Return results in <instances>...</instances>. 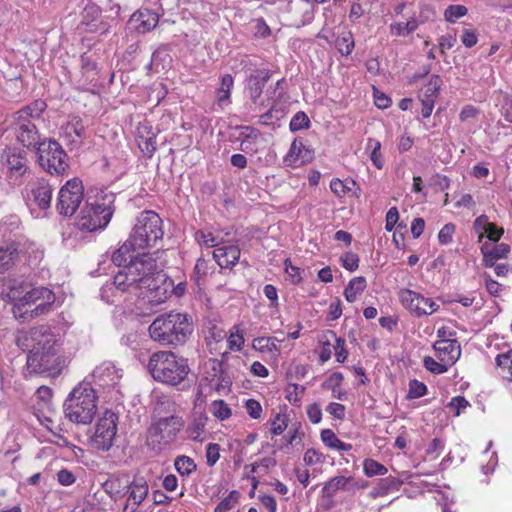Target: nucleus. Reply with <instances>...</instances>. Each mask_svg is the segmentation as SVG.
<instances>
[{"label":"nucleus","instance_id":"nucleus-1","mask_svg":"<svg viewBox=\"0 0 512 512\" xmlns=\"http://www.w3.org/2000/svg\"><path fill=\"white\" fill-rule=\"evenodd\" d=\"M17 344L23 350H29L27 368L30 373L46 376H58L64 360L58 355L56 339L46 326L31 328L17 337Z\"/></svg>","mask_w":512,"mask_h":512},{"label":"nucleus","instance_id":"nucleus-2","mask_svg":"<svg viewBox=\"0 0 512 512\" xmlns=\"http://www.w3.org/2000/svg\"><path fill=\"white\" fill-rule=\"evenodd\" d=\"M152 340L163 345H179L192 333V325L186 314L170 312L159 315L148 328Z\"/></svg>","mask_w":512,"mask_h":512},{"label":"nucleus","instance_id":"nucleus-3","mask_svg":"<svg viewBox=\"0 0 512 512\" xmlns=\"http://www.w3.org/2000/svg\"><path fill=\"white\" fill-rule=\"evenodd\" d=\"M147 368L154 380L170 386L182 383L190 372L187 359L177 356L171 351L153 353L149 358Z\"/></svg>","mask_w":512,"mask_h":512},{"label":"nucleus","instance_id":"nucleus-4","mask_svg":"<svg viewBox=\"0 0 512 512\" xmlns=\"http://www.w3.org/2000/svg\"><path fill=\"white\" fill-rule=\"evenodd\" d=\"M96 400L95 388L83 380L67 396L63 405L65 416L76 424H90L97 412Z\"/></svg>","mask_w":512,"mask_h":512},{"label":"nucleus","instance_id":"nucleus-5","mask_svg":"<svg viewBox=\"0 0 512 512\" xmlns=\"http://www.w3.org/2000/svg\"><path fill=\"white\" fill-rule=\"evenodd\" d=\"M55 302V294L43 286H33L30 284L26 296H24L23 319H34L40 315L50 312Z\"/></svg>","mask_w":512,"mask_h":512},{"label":"nucleus","instance_id":"nucleus-6","mask_svg":"<svg viewBox=\"0 0 512 512\" xmlns=\"http://www.w3.org/2000/svg\"><path fill=\"white\" fill-rule=\"evenodd\" d=\"M115 195L101 191L93 200H87L82 209V219L90 224H109L115 212Z\"/></svg>","mask_w":512,"mask_h":512},{"label":"nucleus","instance_id":"nucleus-7","mask_svg":"<svg viewBox=\"0 0 512 512\" xmlns=\"http://www.w3.org/2000/svg\"><path fill=\"white\" fill-rule=\"evenodd\" d=\"M39 164L51 175L63 174L67 167V155L55 140L43 141L37 148Z\"/></svg>","mask_w":512,"mask_h":512},{"label":"nucleus","instance_id":"nucleus-8","mask_svg":"<svg viewBox=\"0 0 512 512\" xmlns=\"http://www.w3.org/2000/svg\"><path fill=\"white\" fill-rule=\"evenodd\" d=\"M8 122V131L13 134L16 141L23 147L36 149L42 143L34 121L26 118L25 111L20 114H13Z\"/></svg>","mask_w":512,"mask_h":512},{"label":"nucleus","instance_id":"nucleus-9","mask_svg":"<svg viewBox=\"0 0 512 512\" xmlns=\"http://www.w3.org/2000/svg\"><path fill=\"white\" fill-rule=\"evenodd\" d=\"M84 198V186L79 178L68 180L60 189L56 209L62 216L71 217L78 210Z\"/></svg>","mask_w":512,"mask_h":512},{"label":"nucleus","instance_id":"nucleus-10","mask_svg":"<svg viewBox=\"0 0 512 512\" xmlns=\"http://www.w3.org/2000/svg\"><path fill=\"white\" fill-rule=\"evenodd\" d=\"M184 427V420L180 416L171 415L155 421L149 428V439L159 447L171 444Z\"/></svg>","mask_w":512,"mask_h":512},{"label":"nucleus","instance_id":"nucleus-11","mask_svg":"<svg viewBox=\"0 0 512 512\" xmlns=\"http://www.w3.org/2000/svg\"><path fill=\"white\" fill-rule=\"evenodd\" d=\"M117 423L118 416L110 410L105 411L95 425L90 439L91 445L97 450L108 451L114 443Z\"/></svg>","mask_w":512,"mask_h":512},{"label":"nucleus","instance_id":"nucleus-12","mask_svg":"<svg viewBox=\"0 0 512 512\" xmlns=\"http://www.w3.org/2000/svg\"><path fill=\"white\" fill-rule=\"evenodd\" d=\"M202 389L208 392L215 391L224 395L230 391L232 380L223 366L217 360H209L205 364V372L200 383Z\"/></svg>","mask_w":512,"mask_h":512},{"label":"nucleus","instance_id":"nucleus-13","mask_svg":"<svg viewBox=\"0 0 512 512\" xmlns=\"http://www.w3.org/2000/svg\"><path fill=\"white\" fill-rule=\"evenodd\" d=\"M172 286L173 283L166 279L165 274L157 272L155 277L139 287L138 297L144 303L155 306L168 299Z\"/></svg>","mask_w":512,"mask_h":512},{"label":"nucleus","instance_id":"nucleus-14","mask_svg":"<svg viewBox=\"0 0 512 512\" xmlns=\"http://www.w3.org/2000/svg\"><path fill=\"white\" fill-rule=\"evenodd\" d=\"M398 298L402 306L415 317L431 315L440 307L432 298L411 289H401L398 292Z\"/></svg>","mask_w":512,"mask_h":512},{"label":"nucleus","instance_id":"nucleus-15","mask_svg":"<svg viewBox=\"0 0 512 512\" xmlns=\"http://www.w3.org/2000/svg\"><path fill=\"white\" fill-rule=\"evenodd\" d=\"M29 286L30 283L22 279L0 280V298L13 304V313L16 318L24 317L23 301Z\"/></svg>","mask_w":512,"mask_h":512},{"label":"nucleus","instance_id":"nucleus-16","mask_svg":"<svg viewBox=\"0 0 512 512\" xmlns=\"http://www.w3.org/2000/svg\"><path fill=\"white\" fill-rule=\"evenodd\" d=\"M123 371L113 362L105 361L98 365L93 372L85 378L91 382V386L95 385L103 390L115 389L122 379Z\"/></svg>","mask_w":512,"mask_h":512},{"label":"nucleus","instance_id":"nucleus-17","mask_svg":"<svg viewBox=\"0 0 512 512\" xmlns=\"http://www.w3.org/2000/svg\"><path fill=\"white\" fill-rule=\"evenodd\" d=\"M163 234L161 226H135L130 239L137 249H145L156 246Z\"/></svg>","mask_w":512,"mask_h":512},{"label":"nucleus","instance_id":"nucleus-18","mask_svg":"<svg viewBox=\"0 0 512 512\" xmlns=\"http://www.w3.org/2000/svg\"><path fill=\"white\" fill-rule=\"evenodd\" d=\"M2 159L8 167L11 178L15 177L17 179L28 171V160L24 151L16 148H6L2 154Z\"/></svg>","mask_w":512,"mask_h":512},{"label":"nucleus","instance_id":"nucleus-19","mask_svg":"<svg viewBox=\"0 0 512 512\" xmlns=\"http://www.w3.org/2000/svg\"><path fill=\"white\" fill-rule=\"evenodd\" d=\"M438 360L450 366L460 358L461 348L456 339H438L433 345Z\"/></svg>","mask_w":512,"mask_h":512},{"label":"nucleus","instance_id":"nucleus-20","mask_svg":"<svg viewBox=\"0 0 512 512\" xmlns=\"http://www.w3.org/2000/svg\"><path fill=\"white\" fill-rule=\"evenodd\" d=\"M137 264V275H135L136 284L141 287L150 279L156 276V261L146 253L140 254L132 259L127 265Z\"/></svg>","mask_w":512,"mask_h":512},{"label":"nucleus","instance_id":"nucleus-21","mask_svg":"<svg viewBox=\"0 0 512 512\" xmlns=\"http://www.w3.org/2000/svg\"><path fill=\"white\" fill-rule=\"evenodd\" d=\"M105 226H65L62 231L63 242L70 247L78 243L90 241L91 234L96 231H102Z\"/></svg>","mask_w":512,"mask_h":512},{"label":"nucleus","instance_id":"nucleus-22","mask_svg":"<svg viewBox=\"0 0 512 512\" xmlns=\"http://www.w3.org/2000/svg\"><path fill=\"white\" fill-rule=\"evenodd\" d=\"M137 264L125 265L115 276L113 283L107 285L105 289L111 290L115 287L120 291H134L138 292L139 286L135 282V275H137Z\"/></svg>","mask_w":512,"mask_h":512},{"label":"nucleus","instance_id":"nucleus-23","mask_svg":"<svg viewBox=\"0 0 512 512\" xmlns=\"http://www.w3.org/2000/svg\"><path fill=\"white\" fill-rule=\"evenodd\" d=\"M148 492L149 488L145 479L137 478L130 482L127 490L128 499L123 512H134L147 497Z\"/></svg>","mask_w":512,"mask_h":512},{"label":"nucleus","instance_id":"nucleus-24","mask_svg":"<svg viewBox=\"0 0 512 512\" xmlns=\"http://www.w3.org/2000/svg\"><path fill=\"white\" fill-rule=\"evenodd\" d=\"M62 136L68 144L80 146L86 137V129L83 120L79 116H72L61 127Z\"/></svg>","mask_w":512,"mask_h":512},{"label":"nucleus","instance_id":"nucleus-25","mask_svg":"<svg viewBox=\"0 0 512 512\" xmlns=\"http://www.w3.org/2000/svg\"><path fill=\"white\" fill-rule=\"evenodd\" d=\"M158 21L157 13L148 9H140L131 15L129 25L138 33L144 34L154 29Z\"/></svg>","mask_w":512,"mask_h":512},{"label":"nucleus","instance_id":"nucleus-26","mask_svg":"<svg viewBox=\"0 0 512 512\" xmlns=\"http://www.w3.org/2000/svg\"><path fill=\"white\" fill-rule=\"evenodd\" d=\"M270 77V71L267 69L257 70L254 74H251L248 77L247 91L254 104H256L257 100L261 97L263 89Z\"/></svg>","mask_w":512,"mask_h":512},{"label":"nucleus","instance_id":"nucleus-27","mask_svg":"<svg viewBox=\"0 0 512 512\" xmlns=\"http://www.w3.org/2000/svg\"><path fill=\"white\" fill-rule=\"evenodd\" d=\"M330 189L339 198H359L361 196V189L352 178H346L344 180L333 178L330 182Z\"/></svg>","mask_w":512,"mask_h":512},{"label":"nucleus","instance_id":"nucleus-28","mask_svg":"<svg viewBox=\"0 0 512 512\" xmlns=\"http://www.w3.org/2000/svg\"><path fill=\"white\" fill-rule=\"evenodd\" d=\"M364 487H366V484L357 485L353 477L335 476L325 483L323 493L326 496L332 497L340 490L351 491Z\"/></svg>","mask_w":512,"mask_h":512},{"label":"nucleus","instance_id":"nucleus-29","mask_svg":"<svg viewBox=\"0 0 512 512\" xmlns=\"http://www.w3.org/2000/svg\"><path fill=\"white\" fill-rule=\"evenodd\" d=\"M130 479L127 475L113 474L104 483L103 489L112 498L117 499L127 494Z\"/></svg>","mask_w":512,"mask_h":512},{"label":"nucleus","instance_id":"nucleus-30","mask_svg":"<svg viewBox=\"0 0 512 512\" xmlns=\"http://www.w3.org/2000/svg\"><path fill=\"white\" fill-rule=\"evenodd\" d=\"M510 251L508 244L500 243L491 246L487 241L481 246L483 263L486 267H493L498 259L505 258Z\"/></svg>","mask_w":512,"mask_h":512},{"label":"nucleus","instance_id":"nucleus-31","mask_svg":"<svg viewBox=\"0 0 512 512\" xmlns=\"http://www.w3.org/2000/svg\"><path fill=\"white\" fill-rule=\"evenodd\" d=\"M138 147L142 153L151 158L156 151V135L151 130V127L143 124L138 127Z\"/></svg>","mask_w":512,"mask_h":512},{"label":"nucleus","instance_id":"nucleus-32","mask_svg":"<svg viewBox=\"0 0 512 512\" xmlns=\"http://www.w3.org/2000/svg\"><path fill=\"white\" fill-rule=\"evenodd\" d=\"M213 257L221 268H231L239 261L240 249L236 246L217 247Z\"/></svg>","mask_w":512,"mask_h":512},{"label":"nucleus","instance_id":"nucleus-33","mask_svg":"<svg viewBox=\"0 0 512 512\" xmlns=\"http://www.w3.org/2000/svg\"><path fill=\"white\" fill-rule=\"evenodd\" d=\"M278 342L280 341L275 337H257L253 340L252 347L256 351L277 360L281 351Z\"/></svg>","mask_w":512,"mask_h":512},{"label":"nucleus","instance_id":"nucleus-34","mask_svg":"<svg viewBox=\"0 0 512 512\" xmlns=\"http://www.w3.org/2000/svg\"><path fill=\"white\" fill-rule=\"evenodd\" d=\"M208 417L205 413H195L194 417L187 428V433L193 441L201 442L206 438V424Z\"/></svg>","mask_w":512,"mask_h":512},{"label":"nucleus","instance_id":"nucleus-35","mask_svg":"<svg viewBox=\"0 0 512 512\" xmlns=\"http://www.w3.org/2000/svg\"><path fill=\"white\" fill-rule=\"evenodd\" d=\"M18 256V246L15 243L0 246V274L12 269L18 260Z\"/></svg>","mask_w":512,"mask_h":512},{"label":"nucleus","instance_id":"nucleus-36","mask_svg":"<svg viewBox=\"0 0 512 512\" xmlns=\"http://www.w3.org/2000/svg\"><path fill=\"white\" fill-rule=\"evenodd\" d=\"M31 193L34 201L41 209H47L50 207L53 189L46 181H38L32 188Z\"/></svg>","mask_w":512,"mask_h":512},{"label":"nucleus","instance_id":"nucleus-37","mask_svg":"<svg viewBox=\"0 0 512 512\" xmlns=\"http://www.w3.org/2000/svg\"><path fill=\"white\" fill-rule=\"evenodd\" d=\"M307 154H309V151L305 150L303 142L295 139L292 142L284 161L289 166H298L299 164L309 160L310 156Z\"/></svg>","mask_w":512,"mask_h":512},{"label":"nucleus","instance_id":"nucleus-38","mask_svg":"<svg viewBox=\"0 0 512 512\" xmlns=\"http://www.w3.org/2000/svg\"><path fill=\"white\" fill-rule=\"evenodd\" d=\"M136 250H138L137 247L131 243V239L129 238L117 251L113 253V263L119 267L127 265L132 259L141 254L136 252Z\"/></svg>","mask_w":512,"mask_h":512},{"label":"nucleus","instance_id":"nucleus-39","mask_svg":"<svg viewBox=\"0 0 512 512\" xmlns=\"http://www.w3.org/2000/svg\"><path fill=\"white\" fill-rule=\"evenodd\" d=\"M242 131L239 135L240 149L245 153H255L257 152L256 142L260 136L259 130L244 126L241 127Z\"/></svg>","mask_w":512,"mask_h":512},{"label":"nucleus","instance_id":"nucleus-40","mask_svg":"<svg viewBox=\"0 0 512 512\" xmlns=\"http://www.w3.org/2000/svg\"><path fill=\"white\" fill-rule=\"evenodd\" d=\"M403 482L395 477L381 479L369 493L370 497L376 499L387 495L391 491H398Z\"/></svg>","mask_w":512,"mask_h":512},{"label":"nucleus","instance_id":"nucleus-41","mask_svg":"<svg viewBox=\"0 0 512 512\" xmlns=\"http://www.w3.org/2000/svg\"><path fill=\"white\" fill-rule=\"evenodd\" d=\"M320 438L323 444L331 450L348 452L352 449V445L350 443L341 441L331 429H323L320 433Z\"/></svg>","mask_w":512,"mask_h":512},{"label":"nucleus","instance_id":"nucleus-42","mask_svg":"<svg viewBox=\"0 0 512 512\" xmlns=\"http://www.w3.org/2000/svg\"><path fill=\"white\" fill-rule=\"evenodd\" d=\"M233 84L234 80L232 75L225 74L222 76L220 87L216 91V102L220 107L223 108L229 104Z\"/></svg>","mask_w":512,"mask_h":512},{"label":"nucleus","instance_id":"nucleus-43","mask_svg":"<svg viewBox=\"0 0 512 512\" xmlns=\"http://www.w3.org/2000/svg\"><path fill=\"white\" fill-rule=\"evenodd\" d=\"M101 17V8L92 2L86 4L82 12V20L79 24V28L84 32H87L90 24H94Z\"/></svg>","mask_w":512,"mask_h":512},{"label":"nucleus","instance_id":"nucleus-44","mask_svg":"<svg viewBox=\"0 0 512 512\" xmlns=\"http://www.w3.org/2000/svg\"><path fill=\"white\" fill-rule=\"evenodd\" d=\"M366 288V279L362 276L351 279L344 290L345 299L353 303Z\"/></svg>","mask_w":512,"mask_h":512},{"label":"nucleus","instance_id":"nucleus-45","mask_svg":"<svg viewBox=\"0 0 512 512\" xmlns=\"http://www.w3.org/2000/svg\"><path fill=\"white\" fill-rule=\"evenodd\" d=\"M499 374L508 380L512 379V349L500 353L496 357Z\"/></svg>","mask_w":512,"mask_h":512},{"label":"nucleus","instance_id":"nucleus-46","mask_svg":"<svg viewBox=\"0 0 512 512\" xmlns=\"http://www.w3.org/2000/svg\"><path fill=\"white\" fill-rule=\"evenodd\" d=\"M442 80L438 75H432L428 83L421 88L419 98H428L434 100L437 98Z\"/></svg>","mask_w":512,"mask_h":512},{"label":"nucleus","instance_id":"nucleus-47","mask_svg":"<svg viewBox=\"0 0 512 512\" xmlns=\"http://www.w3.org/2000/svg\"><path fill=\"white\" fill-rule=\"evenodd\" d=\"M245 343L243 329L240 325H234L229 332L227 339L228 348L231 351H240Z\"/></svg>","mask_w":512,"mask_h":512},{"label":"nucleus","instance_id":"nucleus-48","mask_svg":"<svg viewBox=\"0 0 512 512\" xmlns=\"http://www.w3.org/2000/svg\"><path fill=\"white\" fill-rule=\"evenodd\" d=\"M177 472L182 476H188L196 470L194 460L188 456H178L174 461Z\"/></svg>","mask_w":512,"mask_h":512},{"label":"nucleus","instance_id":"nucleus-49","mask_svg":"<svg viewBox=\"0 0 512 512\" xmlns=\"http://www.w3.org/2000/svg\"><path fill=\"white\" fill-rule=\"evenodd\" d=\"M418 27V22L415 19L406 21V22H398L390 25V31L392 35L395 36H407L411 32L415 31Z\"/></svg>","mask_w":512,"mask_h":512},{"label":"nucleus","instance_id":"nucleus-50","mask_svg":"<svg viewBox=\"0 0 512 512\" xmlns=\"http://www.w3.org/2000/svg\"><path fill=\"white\" fill-rule=\"evenodd\" d=\"M338 51L345 56L351 54L354 48V40L351 32H344L339 35L335 42Z\"/></svg>","mask_w":512,"mask_h":512},{"label":"nucleus","instance_id":"nucleus-51","mask_svg":"<svg viewBox=\"0 0 512 512\" xmlns=\"http://www.w3.org/2000/svg\"><path fill=\"white\" fill-rule=\"evenodd\" d=\"M363 471L367 477H373L376 475H385L388 469L374 459H365L363 462Z\"/></svg>","mask_w":512,"mask_h":512},{"label":"nucleus","instance_id":"nucleus-52","mask_svg":"<svg viewBox=\"0 0 512 512\" xmlns=\"http://www.w3.org/2000/svg\"><path fill=\"white\" fill-rule=\"evenodd\" d=\"M367 148L371 149L370 159H371L373 165L377 169H382L384 166V161H383L382 154L380 152L381 143L378 140L369 138L368 142H367Z\"/></svg>","mask_w":512,"mask_h":512},{"label":"nucleus","instance_id":"nucleus-53","mask_svg":"<svg viewBox=\"0 0 512 512\" xmlns=\"http://www.w3.org/2000/svg\"><path fill=\"white\" fill-rule=\"evenodd\" d=\"M480 229L479 232V240L482 241L484 237L488 239V241L496 242L503 235L504 231L502 227L499 226H478Z\"/></svg>","mask_w":512,"mask_h":512},{"label":"nucleus","instance_id":"nucleus-54","mask_svg":"<svg viewBox=\"0 0 512 512\" xmlns=\"http://www.w3.org/2000/svg\"><path fill=\"white\" fill-rule=\"evenodd\" d=\"M45 107L46 104L43 101H35L34 103L21 108L14 114H20L25 111L26 118H28V120L34 121L40 117Z\"/></svg>","mask_w":512,"mask_h":512},{"label":"nucleus","instance_id":"nucleus-55","mask_svg":"<svg viewBox=\"0 0 512 512\" xmlns=\"http://www.w3.org/2000/svg\"><path fill=\"white\" fill-rule=\"evenodd\" d=\"M271 433L274 436L281 435L288 427V416L284 413H277L270 420Z\"/></svg>","mask_w":512,"mask_h":512},{"label":"nucleus","instance_id":"nucleus-56","mask_svg":"<svg viewBox=\"0 0 512 512\" xmlns=\"http://www.w3.org/2000/svg\"><path fill=\"white\" fill-rule=\"evenodd\" d=\"M423 365L428 371L438 375L447 372L449 367H451L449 364H446L440 360L437 361L430 356L424 357Z\"/></svg>","mask_w":512,"mask_h":512},{"label":"nucleus","instance_id":"nucleus-57","mask_svg":"<svg viewBox=\"0 0 512 512\" xmlns=\"http://www.w3.org/2000/svg\"><path fill=\"white\" fill-rule=\"evenodd\" d=\"M211 412L219 420L228 419L232 412L229 406L223 400H215L211 403Z\"/></svg>","mask_w":512,"mask_h":512},{"label":"nucleus","instance_id":"nucleus-58","mask_svg":"<svg viewBox=\"0 0 512 512\" xmlns=\"http://www.w3.org/2000/svg\"><path fill=\"white\" fill-rule=\"evenodd\" d=\"M467 12H468V9L464 5H459V4L449 5L445 9L444 17H445L446 21L453 23V22L457 21L459 18L465 16L467 14Z\"/></svg>","mask_w":512,"mask_h":512},{"label":"nucleus","instance_id":"nucleus-59","mask_svg":"<svg viewBox=\"0 0 512 512\" xmlns=\"http://www.w3.org/2000/svg\"><path fill=\"white\" fill-rule=\"evenodd\" d=\"M305 387L299 384H290L286 389V399L293 405H300Z\"/></svg>","mask_w":512,"mask_h":512},{"label":"nucleus","instance_id":"nucleus-60","mask_svg":"<svg viewBox=\"0 0 512 512\" xmlns=\"http://www.w3.org/2000/svg\"><path fill=\"white\" fill-rule=\"evenodd\" d=\"M239 493L235 490L231 491L221 502L215 507L214 512H228L235 507L239 500Z\"/></svg>","mask_w":512,"mask_h":512},{"label":"nucleus","instance_id":"nucleus-61","mask_svg":"<svg viewBox=\"0 0 512 512\" xmlns=\"http://www.w3.org/2000/svg\"><path fill=\"white\" fill-rule=\"evenodd\" d=\"M303 461L307 466L322 465L325 462V456L319 450L309 448L303 455Z\"/></svg>","mask_w":512,"mask_h":512},{"label":"nucleus","instance_id":"nucleus-62","mask_svg":"<svg viewBox=\"0 0 512 512\" xmlns=\"http://www.w3.org/2000/svg\"><path fill=\"white\" fill-rule=\"evenodd\" d=\"M195 239L201 246L217 247L220 243L218 237L214 236L211 232L199 230L195 233Z\"/></svg>","mask_w":512,"mask_h":512},{"label":"nucleus","instance_id":"nucleus-63","mask_svg":"<svg viewBox=\"0 0 512 512\" xmlns=\"http://www.w3.org/2000/svg\"><path fill=\"white\" fill-rule=\"evenodd\" d=\"M310 125V120L308 118V116L300 111V112H297L291 119L290 121V130L295 132V131H299V130H302V129H305V128H308Z\"/></svg>","mask_w":512,"mask_h":512},{"label":"nucleus","instance_id":"nucleus-64","mask_svg":"<svg viewBox=\"0 0 512 512\" xmlns=\"http://www.w3.org/2000/svg\"><path fill=\"white\" fill-rule=\"evenodd\" d=\"M285 272L292 284H298L302 281V271L299 267L294 266L290 259L284 261Z\"/></svg>","mask_w":512,"mask_h":512}]
</instances>
